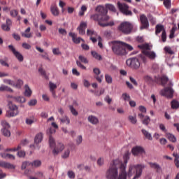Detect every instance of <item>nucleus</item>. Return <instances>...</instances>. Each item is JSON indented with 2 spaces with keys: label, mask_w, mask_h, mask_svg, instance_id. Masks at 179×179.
<instances>
[{
  "label": "nucleus",
  "mask_w": 179,
  "mask_h": 179,
  "mask_svg": "<svg viewBox=\"0 0 179 179\" xmlns=\"http://www.w3.org/2000/svg\"><path fill=\"white\" fill-rule=\"evenodd\" d=\"M118 163H120V160H113L110 166L106 171V177L107 179H127V176H128L129 178H131L134 174V176L132 179L141 178L142 173H143V169L145 167V164H142L130 165L129 166L128 173H127L125 166L122 165L120 166V172L118 175Z\"/></svg>",
  "instance_id": "f257e3e1"
},
{
  "label": "nucleus",
  "mask_w": 179,
  "mask_h": 179,
  "mask_svg": "<svg viewBox=\"0 0 179 179\" xmlns=\"http://www.w3.org/2000/svg\"><path fill=\"white\" fill-rule=\"evenodd\" d=\"M96 12L98 13L92 14L90 16L91 20H94V22H97L98 24L101 26V27H107V26H114V22L113 21H110V16L107 15L108 13V10L103 6H99L96 8Z\"/></svg>",
  "instance_id": "f03ea898"
},
{
  "label": "nucleus",
  "mask_w": 179,
  "mask_h": 179,
  "mask_svg": "<svg viewBox=\"0 0 179 179\" xmlns=\"http://www.w3.org/2000/svg\"><path fill=\"white\" fill-rule=\"evenodd\" d=\"M112 51L115 55H127V50L124 49V42L114 41L110 43Z\"/></svg>",
  "instance_id": "7ed1b4c3"
},
{
  "label": "nucleus",
  "mask_w": 179,
  "mask_h": 179,
  "mask_svg": "<svg viewBox=\"0 0 179 179\" xmlns=\"http://www.w3.org/2000/svg\"><path fill=\"white\" fill-rule=\"evenodd\" d=\"M159 94L167 99H173L174 97V90L173 89V83L169 82L167 87H164V89L161 90Z\"/></svg>",
  "instance_id": "20e7f679"
},
{
  "label": "nucleus",
  "mask_w": 179,
  "mask_h": 179,
  "mask_svg": "<svg viewBox=\"0 0 179 179\" xmlns=\"http://www.w3.org/2000/svg\"><path fill=\"white\" fill-rule=\"evenodd\" d=\"M119 31L123 33V34H131L132 30H134V24L129 22H123L117 27Z\"/></svg>",
  "instance_id": "39448f33"
},
{
  "label": "nucleus",
  "mask_w": 179,
  "mask_h": 179,
  "mask_svg": "<svg viewBox=\"0 0 179 179\" xmlns=\"http://www.w3.org/2000/svg\"><path fill=\"white\" fill-rule=\"evenodd\" d=\"M138 58L143 64H146L148 62V58L150 59H155L156 58V53L153 51L143 50L142 53L139 55Z\"/></svg>",
  "instance_id": "423d86ee"
},
{
  "label": "nucleus",
  "mask_w": 179,
  "mask_h": 179,
  "mask_svg": "<svg viewBox=\"0 0 179 179\" xmlns=\"http://www.w3.org/2000/svg\"><path fill=\"white\" fill-rule=\"evenodd\" d=\"M141 61L142 62V60L139 59L138 55V58L133 57L127 59L126 64L128 66H131V68H133L134 69H139V66H141Z\"/></svg>",
  "instance_id": "0eeeda50"
},
{
  "label": "nucleus",
  "mask_w": 179,
  "mask_h": 179,
  "mask_svg": "<svg viewBox=\"0 0 179 179\" xmlns=\"http://www.w3.org/2000/svg\"><path fill=\"white\" fill-rule=\"evenodd\" d=\"M9 110L6 113V117H16L19 115V108L12 102L8 103Z\"/></svg>",
  "instance_id": "6e6552de"
},
{
  "label": "nucleus",
  "mask_w": 179,
  "mask_h": 179,
  "mask_svg": "<svg viewBox=\"0 0 179 179\" xmlns=\"http://www.w3.org/2000/svg\"><path fill=\"white\" fill-rule=\"evenodd\" d=\"M117 8L121 13L125 16H132V11L129 10V6L125 3L117 2Z\"/></svg>",
  "instance_id": "1a4fd4ad"
},
{
  "label": "nucleus",
  "mask_w": 179,
  "mask_h": 179,
  "mask_svg": "<svg viewBox=\"0 0 179 179\" xmlns=\"http://www.w3.org/2000/svg\"><path fill=\"white\" fill-rule=\"evenodd\" d=\"M8 50L13 52V55L15 57V58H17L19 62H23L24 59L23 55L20 53L19 51L16 50L13 45H9Z\"/></svg>",
  "instance_id": "9d476101"
},
{
  "label": "nucleus",
  "mask_w": 179,
  "mask_h": 179,
  "mask_svg": "<svg viewBox=\"0 0 179 179\" xmlns=\"http://www.w3.org/2000/svg\"><path fill=\"white\" fill-rule=\"evenodd\" d=\"M1 125L3 129H1V132L4 136L9 137L10 136V131H9V128H10V125L6 120L1 121Z\"/></svg>",
  "instance_id": "9b49d317"
},
{
  "label": "nucleus",
  "mask_w": 179,
  "mask_h": 179,
  "mask_svg": "<svg viewBox=\"0 0 179 179\" xmlns=\"http://www.w3.org/2000/svg\"><path fill=\"white\" fill-rule=\"evenodd\" d=\"M55 132L56 131L52 127L49 128L46 131L47 135L49 136V145L50 148H54L55 146V140L51 136L52 134H55Z\"/></svg>",
  "instance_id": "f8f14e48"
},
{
  "label": "nucleus",
  "mask_w": 179,
  "mask_h": 179,
  "mask_svg": "<svg viewBox=\"0 0 179 179\" xmlns=\"http://www.w3.org/2000/svg\"><path fill=\"white\" fill-rule=\"evenodd\" d=\"M155 80L156 83H158L159 85H161L164 87V86H166V85H167V83L169 82V78H167V76H162L161 77L157 76L155 77Z\"/></svg>",
  "instance_id": "ddd939ff"
},
{
  "label": "nucleus",
  "mask_w": 179,
  "mask_h": 179,
  "mask_svg": "<svg viewBox=\"0 0 179 179\" xmlns=\"http://www.w3.org/2000/svg\"><path fill=\"white\" fill-rule=\"evenodd\" d=\"M50 148H54L52 150L53 155H58V153H61V152L65 149V146L62 143H57L56 146L55 145L54 147Z\"/></svg>",
  "instance_id": "4468645a"
},
{
  "label": "nucleus",
  "mask_w": 179,
  "mask_h": 179,
  "mask_svg": "<svg viewBox=\"0 0 179 179\" xmlns=\"http://www.w3.org/2000/svg\"><path fill=\"white\" fill-rule=\"evenodd\" d=\"M131 153L134 156H139V155L145 153V149L141 146H135L131 149Z\"/></svg>",
  "instance_id": "2eb2a0df"
},
{
  "label": "nucleus",
  "mask_w": 179,
  "mask_h": 179,
  "mask_svg": "<svg viewBox=\"0 0 179 179\" xmlns=\"http://www.w3.org/2000/svg\"><path fill=\"white\" fill-rule=\"evenodd\" d=\"M93 72L95 75V76H94L95 79L97 80V82H99V83H101L104 76L103 75L99 76V75H100V73H101V71H100V69L94 68Z\"/></svg>",
  "instance_id": "dca6fc26"
},
{
  "label": "nucleus",
  "mask_w": 179,
  "mask_h": 179,
  "mask_svg": "<svg viewBox=\"0 0 179 179\" xmlns=\"http://www.w3.org/2000/svg\"><path fill=\"white\" fill-rule=\"evenodd\" d=\"M140 20L142 24L141 29H148V27H149V21L145 14L140 15Z\"/></svg>",
  "instance_id": "f3484780"
},
{
  "label": "nucleus",
  "mask_w": 179,
  "mask_h": 179,
  "mask_svg": "<svg viewBox=\"0 0 179 179\" xmlns=\"http://www.w3.org/2000/svg\"><path fill=\"white\" fill-rule=\"evenodd\" d=\"M86 27H87V24L86 22H80V26L77 28V30H78L79 34H80V36H84V34H85Z\"/></svg>",
  "instance_id": "a211bd4d"
},
{
  "label": "nucleus",
  "mask_w": 179,
  "mask_h": 179,
  "mask_svg": "<svg viewBox=\"0 0 179 179\" xmlns=\"http://www.w3.org/2000/svg\"><path fill=\"white\" fill-rule=\"evenodd\" d=\"M131 153H129V152H126L124 153V155L123 157L124 159V163L122 162H120L119 161V166H125V170H127V164L128 163V159H129V156H130Z\"/></svg>",
  "instance_id": "6ab92c4d"
},
{
  "label": "nucleus",
  "mask_w": 179,
  "mask_h": 179,
  "mask_svg": "<svg viewBox=\"0 0 179 179\" xmlns=\"http://www.w3.org/2000/svg\"><path fill=\"white\" fill-rule=\"evenodd\" d=\"M0 167H3V169H8L10 170L15 169L13 164L3 161H0Z\"/></svg>",
  "instance_id": "aec40b11"
},
{
  "label": "nucleus",
  "mask_w": 179,
  "mask_h": 179,
  "mask_svg": "<svg viewBox=\"0 0 179 179\" xmlns=\"http://www.w3.org/2000/svg\"><path fill=\"white\" fill-rule=\"evenodd\" d=\"M69 36L72 38L73 43L76 44H79L80 41H85L82 38H76V34H75V33L69 32Z\"/></svg>",
  "instance_id": "412c9836"
},
{
  "label": "nucleus",
  "mask_w": 179,
  "mask_h": 179,
  "mask_svg": "<svg viewBox=\"0 0 179 179\" xmlns=\"http://www.w3.org/2000/svg\"><path fill=\"white\" fill-rule=\"evenodd\" d=\"M87 120L93 125H97L99 124V118L93 115L88 116Z\"/></svg>",
  "instance_id": "4be33fe9"
},
{
  "label": "nucleus",
  "mask_w": 179,
  "mask_h": 179,
  "mask_svg": "<svg viewBox=\"0 0 179 179\" xmlns=\"http://www.w3.org/2000/svg\"><path fill=\"white\" fill-rule=\"evenodd\" d=\"M148 164L151 167V169H154V170H156L157 173H160V171H162V166H160L159 164L149 162Z\"/></svg>",
  "instance_id": "5701e85b"
},
{
  "label": "nucleus",
  "mask_w": 179,
  "mask_h": 179,
  "mask_svg": "<svg viewBox=\"0 0 179 179\" xmlns=\"http://www.w3.org/2000/svg\"><path fill=\"white\" fill-rule=\"evenodd\" d=\"M162 33L164 31H166V29H164V26L160 24H158L156 25L155 27V34L156 36H159V34H160V33Z\"/></svg>",
  "instance_id": "b1692460"
},
{
  "label": "nucleus",
  "mask_w": 179,
  "mask_h": 179,
  "mask_svg": "<svg viewBox=\"0 0 179 179\" xmlns=\"http://www.w3.org/2000/svg\"><path fill=\"white\" fill-rule=\"evenodd\" d=\"M50 12L53 16L59 15V10H58V7L56 5H52L50 6Z\"/></svg>",
  "instance_id": "393cba45"
},
{
  "label": "nucleus",
  "mask_w": 179,
  "mask_h": 179,
  "mask_svg": "<svg viewBox=\"0 0 179 179\" xmlns=\"http://www.w3.org/2000/svg\"><path fill=\"white\" fill-rule=\"evenodd\" d=\"M43 141V133H39L36 135L34 138V146L38 143H41Z\"/></svg>",
  "instance_id": "a878e982"
},
{
  "label": "nucleus",
  "mask_w": 179,
  "mask_h": 179,
  "mask_svg": "<svg viewBox=\"0 0 179 179\" xmlns=\"http://www.w3.org/2000/svg\"><path fill=\"white\" fill-rule=\"evenodd\" d=\"M31 28L28 27L24 32L22 33V36L25 37V38H31L33 37V35L31 33H30Z\"/></svg>",
  "instance_id": "bb28decb"
},
{
  "label": "nucleus",
  "mask_w": 179,
  "mask_h": 179,
  "mask_svg": "<svg viewBox=\"0 0 179 179\" xmlns=\"http://www.w3.org/2000/svg\"><path fill=\"white\" fill-rule=\"evenodd\" d=\"M91 55L96 59V61H103V57L101 56L100 54H99L96 51H92L91 52Z\"/></svg>",
  "instance_id": "cd10ccee"
},
{
  "label": "nucleus",
  "mask_w": 179,
  "mask_h": 179,
  "mask_svg": "<svg viewBox=\"0 0 179 179\" xmlns=\"http://www.w3.org/2000/svg\"><path fill=\"white\" fill-rule=\"evenodd\" d=\"M138 48L142 50V51H149L150 46L148 43L138 45Z\"/></svg>",
  "instance_id": "c85d7f7f"
},
{
  "label": "nucleus",
  "mask_w": 179,
  "mask_h": 179,
  "mask_svg": "<svg viewBox=\"0 0 179 179\" xmlns=\"http://www.w3.org/2000/svg\"><path fill=\"white\" fill-rule=\"evenodd\" d=\"M13 100L16 103H26V98H24V96H14Z\"/></svg>",
  "instance_id": "c756f323"
},
{
  "label": "nucleus",
  "mask_w": 179,
  "mask_h": 179,
  "mask_svg": "<svg viewBox=\"0 0 179 179\" xmlns=\"http://www.w3.org/2000/svg\"><path fill=\"white\" fill-rule=\"evenodd\" d=\"M141 132H142L143 135H144V136L146 138V139H148V141H152V134H150V133H149V131H146V129H143L141 130Z\"/></svg>",
  "instance_id": "7c9ffc66"
},
{
  "label": "nucleus",
  "mask_w": 179,
  "mask_h": 179,
  "mask_svg": "<svg viewBox=\"0 0 179 179\" xmlns=\"http://www.w3.org/2000/svg\"><path fill=\"white\" fill-rule=\"evenodd\" d=\"M166 137L171 142H173V143L177 142V138H176V136L172 134L171 133H166Z\"/></svg>",
  "instance_id": "2f4dec72"
},
{
  "label": "nucleus",
  "mask_w": 179,
  "mask_h": 179,
  "mask_svg": "<svg viewBox=\"0 0 179 179\" xmlns=\"http://www.w3.org/2000/svg\"><path fill=\"white\" fill-rule=\"evenodd\" d=\"M0 155L3 159H10L11 160H15V156L11 154L1 153Z\"/></svg>",
  "instance_id": "473e14b6"
},
{
  "label": "nucleus",
  "mask_w": 179,
  "mask_h": 179,
  "mask_svg": "<svg viewBox=\"0 0 179 179\" xmlns=\"http://www.w3.org/2000/svg\"><path fill=\"white\" fill-rule=\"evenodd\" d=\"M0 92H10V93H12V92H13V90H12V88H10L6 85H2L0 87Z\"/></svg>",
  "instance_id": "72a5a7b5"
},
{
  "label": "nucleus",
  "mask_w": 179,
  "mask_h": 179,
  "mask_svg": "<svg viewBox=\"0 0 179 179\" xmlns=\"http://www.w3.org/2000/svg\"><path fill=\"white\" fill-rule=\"evenodd\" d=\"M60 122H62V124H66V125H69L71 124V120L68 116H64L59 119Z\"/></svg>",
  "instance_id": "f704fd0d"
},
{
  "label": "nucleus",
  "mask_w": 179,
  "mask_h": 179,
  "mask_svg": "<svg viewBox=\"0 0 179 179\" xmlns=\"http://www.w3.org/2000/svg\"><path fill=\"white\" fill-rule=\"evenodd\" d=\"M171 108H173V110H177V108H179V102L176 99H173L171 102Z\"/></svg>",
  "instance_id": "c9c22d12"
},
{
  "label": "nucleus",
  "mask_w": 179,
  "mask_h": 179,
  "mask_svg": "<svg viewBox=\"0 0 179 179\" xmlns=\"http://www.w3.org/2000/svg\"><path fill=\"white\" fill-rule=\"evenodd\" d=\"M31 93H32L31 90L30 89V87H29V85H26L24 96H26V97H30V96H31Z\"/></svg>",
  "instance_id": "e433bc0d"
},
{
  "label": "nucleus",
  "mask_w": 179,
  "mask_h": 179,
  "mask_svg": "<svg viewBox=\"0 0 179 179\" xmlns=\"http://www.w3.org/2000/svg\"><path fill=\"white\" fill-rule=\"evenodd\" d=\"M69 110H70L71 114H72L73 115H74V117H78V115H79V113H78V112L76 111V109H75V108L73 107V106H72V105L69 106Z\"/></svg>",
  "instance_id": "4c0bfd02"
},
{
  "label": "nucleus",
  "mask_w": 179,
  "mask_h": 179,
  "mask_svg": "<svg viewBox=\"0 0 179 179\" xmlns=\"http://www.w3.org/2000/svg\"><path fill=\"white\" fill-rule=\"evenodd\" d=\"M105 6L106 9H108L111 12H117V9L115 8V6L111 3H106Z\"/></svg>",
  "instance_id": "58836bf2"
},
{
  "label": "nucleus",
  "mask_w": 179,
  "mask_h": 179,
  "mask_svg": "<svg viewBox=\"0 0 179 179\" xmlns=\"http://www.w3.org/2000/svg\"><path fill=\"white\" fill-rule=\"evenodd\" d=\"M143 80H145V82H146L149 85H152L154 82L153 78H152V77H150V76H145L143 77Z\"/></svg>",
  "instance_id": "ea45409f"
},
{
  "label": "nucleus",
  "mask_w": 179,
  "mask_h": 179,
  "mask_svg": "<svg viewBox=\"0 0 179 179\" xmlns=\"http://www.w3.org/2000/svg\"><path fill=\"white\" fill-rule=\"evenodd\" d=\"M150 122V117L148 115L145 116L143 119H142V124L143 125H149V123Z\"/></svg>",
  "instance_id": "a19ab883"
},
{
  "label": "nucleus",
  "mask_w": 179,
  "mask_h": 179,
  "mask_svg": "<svg viewBox=\"0 0 179 179\" xmlns=\"http://www.w3.org/2000/svg\"><path fill=\"white\" fill-rule=\"evenodd\" d=\"M87 36L97 37V32L94 31L93 29H87Z\"/></svg>",
  "instance_id": "79ce46f5"
},
{
  "label": "nucleus",
  "mask_w": 179,
  "mask_h": 179,
  "mask_svg": "<svg viewBox=\"0 0 179 179\" xmlns=\"http://www.w3.org/2000/svg\"><path fill=\"white\" fill-rule=\"evenodd\" d=\"M164 5L166 9H170L171 8V0H164Z\"/></svg>",
  "instance_id": "37998d69"
},
{
  "label": "nucleus",
  "mask_w": 179,
  "mask_h": 179,
  "mask_svg": "<svg viewBox=\"0 0 179 179\" xmlns=\"http://www.w3.org/2000/svg\"><path fill=\"white\" fill-rule=\"evenodd\" d=\"M87 10V7L86 6H81V10L78 13L79 16H83L85 15V13Z\"/></svg>",
  "instance_id": "c03bdc74"
},
{
  "label": "nucleus",
  "mask_w": 179,
  "mask_h": 179,
  "mask_svg": "<svg viewBox=\"0 0 179 179\" xmlns=\"http://www.w3.org/2000/svg\"><path fill=\"white\" fill-rule=\"evenodd\" d=\"M106 82L108 84L113 83V77L108 74H105Z\"/></svg>",
  "instance_id": "a18cd8bd"
},
{
  "label": "nucleus",
  "mask_w": 179,
  "mask_h": 179,
  "mask_svg": "<svg viewBox=\"0 0 179 179\" xmlns=\"http://www.w3.org/2000/svg\"><path fill=\"white\" fill-rule=\"evenodd\" d=\"M38 72L41 73L42 76H44L45 79H48V76H47V73L45 72V70L43 69V68H39L38 69Z\"/></svg>",
  "instance_id": "49530a36"
},
{
  "label": "nucleus",
  "mask_w": 179,
  "mask_h": 179,
  "mask_svg": "<svg viewBox=\"0 0 179 179\" xmlns=\"http://www.w3.org/2000/svg\"><path fill=\"white\" fill-rule=\"evenodd\" d=\"M33 167H40L41 166V161L40 160H35L32 163H31Z\"/></svg>",
  "instance_id": "de8ad7c7"
},
{
  "label": "nucleus",
  "mask_w": 179,
  "mask_h": 179,
  "mask_svg": "<svg viewBox=\"0 0 179 179\" xmlns=\"http://www.w3.org/2000/svg\"><path fill=\"white\" fill-rule=\"evenodd\" d=\"M78 59H80V62H83V64H89L87 58L85 57V56L80 55L78 57Z\"/></svg>",
  "instance_id": "09e8293b"
},
{
  "label": "nucleus",
  "mask_w": 179,
  "mask_h": 179,
  "mask_svg": "<svg viewBox=\"0 0 179 179\" xmlns=\"http://www.w3.org/2000/svg\"><path fill=\"white\" fill-rule=\"evenodd\" d=\"M17 15H19V12L17 11V10L14 9L10 11V15L11 16V17H16Z\"/></svg>",
  "instance_id": "8fccbe9b"
},
{
  "label": "nucleus",
  "mask_w": 179,
  "mask_h": 179,
  "mask_svg": "<svg viewBox=\"0 0 179 179\" xmlns=\"http://www.w3.org/2000/svg\"><path fill=\"white\" fill-rule=\"evenodd\" d=\"M176 30H177V28L176 27H172L170 31L169 38H174V34H176Z\"/></svg>",
  "instance_id": "3c124183"
},
{
  "label": "nucleus",
  "mask_w": 179,
  "mask_h": 179,
  "mask_svg": "<svg viewBox=\"0 0 179 179\" xmlns=\"http://www.w3.org/2000/svg\"><path fill=\"white\" fill-rule=\"evenodd\" d=\"M27 125H31V124L34 123V117H29L25 120Z\"/></svg>",
  "instance_id": "603ef678"
},
{
  "label": "nucleus",
  "mask_w": 179,
  "mask_h": 179,
  "mask_svg": "<svg viewBox=\"0 0 179 179\" xmlns=\"http://www.w3.org/2000/svg\"><path fill=\"white\" fill-rule=\"evenodd\" d=\"M161 38H162L163 43H166V41H167V34H166V31H164L162 33Z\"/></svg>",
  "instance_id": "864d4df0"
},
{
  "label": "nucleus",
  "mask_w": 179,
  "mask_h": 179,
  "mask_svg": "<svg viewBox=\"0 0 179 179\" xmlns=\"http://www.w3.org/2000/svg\"><path fill=\"white\" fill-rule=\"evenodd\" d=\"M14 86L16 87L17 89H20L22 87V86H23V80H18Z\"/></svg>",
  "instance_id": "5fc2aeb1"
},
{
  "label": "nucleus",
  "mask_w": 179,
  "mask_h": 179,
  "mask_svg": "<svg viewBox=\"0 0 179 179\" xmlns=\"http://www.w3.org/2000/svg\"><path fill=\"white\" fill-rule=\"evenodd\" d=\"M128 118H129V121H130V122L131 124H136V122L138 121V120H136V116L134 117L132 115H129Z\"/></svg>",
  "instance_id": "6e6d98bb"
},
{
  "label": "nucleus",
  "mask_w": 179,
  "mask_h": 179,
  "mask_svg": "<svg viewBox=\"0 0 179 179\" xmlns=\"http://www.w3.org/2000/svg\"><path fill=\"white\" fill-rule=\"evenodd\" d=\"M70 153L71 150L69 149L66 150L62 155L63 159H67V157H69Z\"/></svg>",
  "instance_id": "4d7b16f0"
},
{
  "label": "nucleus",
  "mask_w": 179,
  "mask_h": 179,
  "mask_svg": "<svg viewBox=\"0 0 179 179\" xmlns=\"http://www.w3.org/2000/svg\"><path fill=\"white\" fill-rule=\"evenodd\" d=\"M3 83H6L7 85H10V86H15V82L9 79H4Z\"/></svg>",
  "instance_id": "13d9d810"
},
{
  "label": "nucleus",
  "mask_w": 179,
  "mask_h": 179,
  "mask_svg": "<svg viewBox=\"0 0 179 179\" xmlns=\"http://www.w3.org/2000/svg\"><path fill=\"white\" fill-rule=\"evenodd\" d=\"M123 99L124 100V101H129V100L131 99V96H129V94H127V93H124L122 95Z\"/></svg>",
  "instance_id": "bf43d9fd"
},
{
  "label": "nucleus",
  "mask_w": 179,
  "mask_h": 179,
  "mask_svg": "<svg viewBox=\"0 0 179 179\" xmlns=\"http://www.w3.org/2000/svg\"><path fill=\"white\" fill-rule=\"evenodd\" d=\"M30 164H31V163L27 161L22 162V164L21 166L22 170H26V167H27V166H30Z\"/></svg>",
  "instance_id": "052dcab7"
},
{
  "label": "nucleus",
  "mask_w": 179,
  "mask_h": 179,
  "mask_svg": "<svg viewBox=\"0 0 179 179\" xmlns=\"http://www.w3.org/2000/svg\"><path fill=\"white\" fill-rule=\"evenodd\" d=\"M1 29L4 31H10V27H9L8 25H6V24H3L1 25Z\"/></svg>",
  "instance_id": "680f3d73"
},
{
  "label": "nucleus",
  "mask_w": 179,
  "mask_h": 179,
  "mask_svg": "<svg viewBox=\"0 0 179 179\" xmlns=\"http://www.w3.org/2000/svg\"><path fill=\"white\" fill-rule=\"evenodd\" d=\"M49 87H50V91L55 90V89H57V84H55L52 82H50Z\"/></svg>",
  "instance_id": "e2e57ef3"
},
{
  "label": "nucleus",
  "mask_w": 179,
  "mask_h": 179,
  "mask_svg": "<svg viewBox=\"0 0 179 179\" xmlns=\"http://www.w3.org/2000/svg\"><path fill=\"white\" fill-rule=\"evenodd\" d=\"M17 155L18 157H24L26 156V152L24 150H19Z\"/></svg>",
  "instance_id": "0e129e2a"
},
{
  "label": "nucleus",
  "mask_w": 179,
  "mask_h": 179,
  "mask_svg": "<svg viewBox=\"0 0 179 179\" xmlns=\"http://www.w3.org/2000/svg\"><path fill=\"white\" fill-rule=\"evenodd\" d=\"M58 31L59 34H62V36H66V34H68V32L63 28H59Z\"/></svg>",
  "instance_id": "69168bd1"
},
{
  "label": "nucleus",
  "mask_w": 179,
  "mask_h": 179,
  "mask_svg": "<svg viewBox=\"0 0 179 179\" xmlns=\"http://www.w3.org/2000/svg\"><path fill=\"white\" fill-rule=\"evenodd\" d=\"M124 50H126L127 49H128L129 51H132V50H134V48L131 46V45H128L125 43H124Z\"/></svg>",
  "instance_id": "338daca9"
},
{
  "label": "nucleus",
  "mask_w": 179,
  "mask_h": 179,
  "mask_svg": "<svg viewBox=\"0 0 179 179\" xmlns=\"http://www.w3.org/2000/svg\"><path fill=\"white\" fill-rule=\"evenodd\" d=\"M67 175L71 179L75 178V173L72 171H69Z\"/></svg>",
  "instance_id": "774afa93"
}]
</instances>
